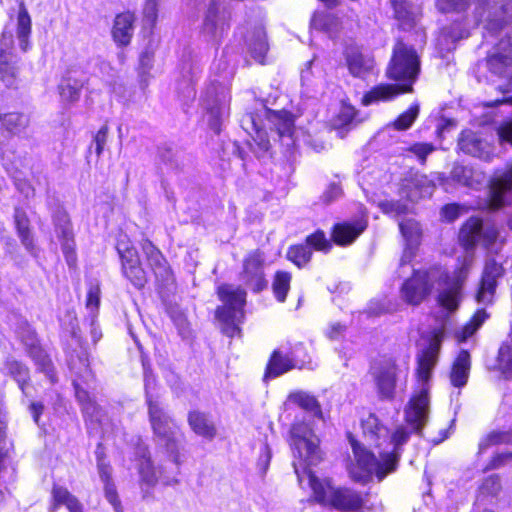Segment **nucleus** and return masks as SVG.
<instances>
[{
  "label": "nucleus",
  "instance_id": "nucleus-1",
  "mask_svg": "<svg viewBox=\"0 0 512 512\" xmlns=\"http://www.w3.org/2000/svg\"><path fill=\"white\" fill-rule=\"evenodd\" d=\"M440 343V335L436 334L429 346L418 357L417 376L422 382V387L418 393L412 396L405 408V420L410 429L399 426L394 433L390 434L374 414H369L362 420L363 433L370 444H374L378 448L384 446L379 451V457L362 448L358 443L352 442L358 465L366 473L375 474L379 481L396 470L402 446L407 443L412 432H420L428 421L430 399L426 383L436 365Z\"/></svg>",
  "mask_w": 512,
  "mask_h": 512
},
{
  "label": "nucleus",
  "instance_id": "nucleus-2",
  "mask_svg": "<svg viewBox=\"0 0 512 512\" xmlns=\"http://www.w3.org/2000/svg\"><path fill=\"white\" fill-rule=\"evenodd\" d=\"M291 446L295 457L299 458V463L293 462V467L298 478H300V468L307 474L309 485L318 502L330 504L336 509L356 512L362 508L363 500L361 496L350 489L335 488L328 480L320 481L309 469L321 460V453L318 447L319 439L313 433L311 428L305 423H296L291 428Z\"/></svg>",
  "mask_w": 512,
  "mask_h": 512
},
{
  "label": "nucleus",
  "instance_id": "nucleus-3",
  "mask_svg": "<svg viewBox=\"0 0 512 512\" xmlns=\"http://www.w3.org/2000/svg\"><path fill=\"white\" fill-rule=\"evenodd\" d=\"M419 72L420 60L415 49L403 41H398L393 48L386 75L389 79L402 82V84L377 85L363 95L361 103L364 106H369L380 101H390L402 93L412 92V85Z\"/></svg>",
  "mask_w": 512,
  "mask_h": 512
},
{
  "label": "nucleus",
  "instance_id": "nucleus-4",
  "mask_svg": "<svg viewBox=\"0 0 512 512\" xmlns=\"http://www.w3.org/2000/svg\"><path fill=\"white\" fill-rule=\"evenodd\" d=\"M148 419L153 432V439L158 449L165 452L179 470L183 463L182 451L185 437L179 426L160 404L147 408Z\"/></svg>",
  "mask_w": 512,
  "mask_h": 512
},
{
  "label": "nucleus",
  "instance_id": "nucleus-5",
  "mask_svg": "<svg viewBox=\"0 0 512 512\" xmlns=\"http://www.w3.org/2000/svg\"><path fill=\"white\" fill-rule=\"evenodd\" d=\"M475 6L476 23H485V28L496 32L506 23L504 14L508 0H437V8L444 13L464 11L470 3Z\"/></svg>",
  "mask_w": 512,
  "mask_h": 512
},
{
  "label": "nucleus",
  "instance_id": "nucleus-6",
  "mask_svg": "<svg viewBox=\"0 0 512 512\" xmlns=\"http://www.w3.org/2000/svg\"><path fill=\"white\" fill-rule=\"evenodd\" d=\"M217 294L223 305L216 309V317L222 323V331L228 337L240 333L239 325L244 319L246 292L241 287L223 284L218 287Z\"/></svg>",
  "mask_w": 512,
  "mask_h": 512
},
{
  "label": "nucleus",
  "instance_id": "nucleus-7",
  "mask_svg": "<svg viewBox=\"0 0 512 512\" xmlns=\"http://www.w3.org/2000/svg\"><path fill=\"white\" fill-rule=\"evenodd\" d=\"M444 275L439 266L427 271H417L401 287L402 299L410 305H419L431 292L437 278Z\"/></svg>",
  "mask_w": 512,
  "mask_h": 512
},
{
  "label": "nucleus",
  "instance_id": "nucleus-8",
  "mask_svg": "<svg viewBox=\"0 0 512 512\" xmlns=\"http://www.w3.org/2000/svg\"><path fill=\"white\" fill-rule=\"evenodd\" d=\"M230 93L221 84L213 83L204 94V107L207 111L209 127L219 133L224 119L228 116Z\"/></svg>",
  "mask_w": 512,
  "mask_h": 512
},
{
  "label": "nucleus",
  "instance_id": "nucleus-9",
  "mask_svg": "<svg viewBox=\"0 0 512 512\" xmlns=\"http://www.w3.org/2000/svg\"><path fill=\"white\" fill-rule=\"evenodd\" d=\"M442 271L444 275L437 278V282L444 285L438 295V302L445 309L454 311L458 308L461 300V290L469 274V265L463 263L454 271L453 276H449L443 269Z\"/></svg>",
  "mask_w": 512,
  "mask_h": 512
},
{
  "label": "nucleus",
  "instance_id": "nucleus-10",
  "mask_svg": "<svg viewBox=\"0 0 512 512\" xmlns=\"http://www.w3.org/2000/svg\"><path fill=\"white\" fill-rule=\"evenodd\" d=\"M498 237V230L494 225H484L479 218H470L462 226L459 233V240L466 248H473L476 244L489 246Z\"/></svg>",
  "mask_w": 512,
  "mask_h": 512
},
{
  "label": "nucleus",
  "instance_id": "nucleus-11",
  "mask_svg": "<svg viewBox=\"0 0 512 512\" xmlns=\"http://www.w3.org/2000/svg\"><path fill=\"white\" fill-rule=\"evenodd\" d=\"M264 263V254L258 249L250 251L243 260L240 280L247 288L256 293L267 287Z\"/></svg>",
  "mask_w": 512,
  "mask_h": 512
},
{
  "label": "nucleus",
  "instance_id": "nucleus-12",
  "mask_svg": "<svg viewBox=\"0 0 512 512\" xmlns=\"http://www.w3.org/2000/svg\"><path fill=\"white\" fill-rule=\"evenodd\" d=\"M137 454L141 457L138 465V472L140 476L141 489L144 493L143 498L150 493V489L156 486L159 478L162 479L164 485L171 486L178 484L179 481L176 477L164 476L160 467L158 471L156 470L153 465L150 452L146 446L139 447Z\"/></svg>",
  "mask_w": 512,
  "mask_h": 512
},
{
  "label": "nucleus",
  "instance_id": "nucleus-13",
  "mask_svg": "<svg viewBox=\"0 0 512 512\" xmlns=\"http://www.w3.org/2000/svg\"><path fill=\"white\" fill-rule=\"evenodd\" d=\"M512 203V163L490 180L488 205L496 210Z\"/></svg>",
  "mask_w": 512,
  "mask_h": 512
},
{
  "label": "nucleus",
  "instance_id": "nucleus-14",
  "mask_svg": "<svg viewBox=\"0 0 512 512\" xmlns=\"http://www.w3.org/2000/svg\"><path fill=\"white\" fill-rule=\"evenodd\" d=\"M87 82L88 76L85 67L78 64L70 65L58 85L61 100L71 104L77 102Z\"/></svg>",
  "mask_w": 512,
  "mask_h": 512
},
{
  "label": "nucleus",
  "instance_id": "nucleus-15",
  "mask_svg": "<svg viewBox=\"0 0 512 512\" xmlns=\"http://www.w3.org/2000/svg\"><path fill=\"white\" fill-rule=\"evenodd\" d=\"M331 247L324 232L317 231L306 238V242L290 247L287 251V258L298 267L305 266L311 259L312 248L321 251H328Z\"/></svg>",
  "mask_w": 512,
  "mask_h": 512
},
{
  "label": "nucleus",
  "instance_id": "nucleus-16",
  "mask_svg": "<svg viewBox=\"0 0 512 512\" xmlns=\"http://www.w3.org/2000/svg\"><path fill=\"white\" fill-rule=\"evenodd\" d=\"M504 269L495 259L488 258L485 262L481 281L475 299L480 304H490L493 301L497 287V279L502 277Z\"/></svg>",
  "mask_w": 512,
  "mask_h": 512
},
{
  "label": "nucleus",
  "instance_id": "nucleus-17",
  "mask_svg": "<svg viewBox=\"0 0 512 512\" xmlns=\"http://www.w3.org/2000/svg\"><path fill=\"white\" fill-rule=\"evenodd\" d=\"M459 149L467 155L490 162L496 155V148L477 133L466 130L458 139Z\"/></svg>",
  "mask_w": 512,
  "mask_h": 512
},
{
  "label": "nucleus",
  "instance_id": "nucleus-18",
  "mask_svg": "<svg viewBox=\"0 0 512 512\" xmlns=\"http://www.w3.org/2000/svg\"><path fill=\"white\" fill-rule=\"evenodd\" d=\"M141 247L157 281L162 285H168L172 282V270L161 251L148 239L143 240Z\"/></svg>",
  "mask_w": 512,
  "mask_h": 512
},
{
  "label": "nucleus",
  "instance_id": "nucleus-19",
  "mask_svg": "<svg viewBox=\"0 0 512 512\" xmlns=\"http://www.w3.org/2000/svg\"><path fill=\"white\" fill-rule=\"evenodd\" d=\"M227 21L222 0H211L203 22V33L211 39L222 35Z\"/></svg>",
  "mask_w": 512,
  "mask_h": 512
},
{
  "label": "nucleus",
  "instance_id": "nucleus-20",
  "mask_svg": "<svg viewBox=\"0 0 512 512\" xmlns=\"http://www.w3.org/2000/svg\"><path fill=\"white\" fill-rule=\"evenodd\" d=\"M399 228L406 241V246L400 259V265L402 266L410 263L414 257L416 249L420 244L422 230L420 224L414 219L399 221Z\"/></svg>",
  "mask_w": 512,
  "mask_h": 512
},
{
  "label": "nucleus",
  "instance_id": "nucleus-21",
  "mask_svg": "<svg viewBox=\"0 0 512 512\" xmlns=\"http://www.w3.org/2000/svg\"><path fill=\"white\" fill-rule=\"evenodd\" d=\"M96 458L98 473L104 483L105 498L113 506L115 512H124L116 487L111 479L112 468L110 464L106 462L103 452L100 451V447H98L96 451Z\"/></svg>",
  "mask_w": 512,
  "mask_h": 512
},
{
  "label": "nucleus",
  "instance_id": "nucleus-22",
  "mask_svg": "<svg viewBox=\"0 0 512 512\" xmlns=\"http://www.w3.org/2000/svg\"><path fill=\"white\" fill-rule=\"evenodd\" d=\"M267 119L271 124V130L275 131L278 137L286 146L293 144L294 116L287 111H267Z\"/></svg>",
  "mask_w": 512,
  "mask_h": 512
},
{
  "label": "nucleus",
  "instance_id": "nucleus-23",
  "mask_svg": "<svg viewBox=\"0 0 512 512\" xmlns=\"http://www.w3.org/2000/svg\"><path fill=\"white\" fill-rule=\"evenodd\" d=\"M136 17L131 12H123L115 16L111 34L118 46L130 44L134 34Z\"/></svg>",
  "mask_w": 512,
  "mask_h": 512
},
{
  "label": "nucleus",
  "instance_id": "nucleus-24",
  "mask_svg": "<svg viewBox=\"0 0 512 512\" xmlns=\"http://www.w3.org/2000/svg\"><path fill=\"white\" fill-rule=\"evenodd\" d=\"M499 49H503V52L494 53L488 58V68L492 73L506 77L512 83V49L509 40L501 41Z\"/></svg>",
  "mask_w": 512,
  "mask_h": 512
},
{
  "label": "nucleus",
  "instance_id": "nucleus-25",
  "mask_svg": "<svg viewBox=\"0 0 512 512\" xmlns=\"http://www.w3.org/2000/svg\"><path fill=\"white\" fill-rule=\"evenodd\" d=\"M347 67L354 77L365 78L374 68V58L357 48H350L346 52Z\"/></svg>",
  "mask_w": 512,
  "mask_h": 512
},
{
  "label": "nucleus",
  "instance_id": "nucleus-26",
  "mask_svg": "<svg viewBox=\"0 0 512 512\" xmlns=\"http://www.w3.org/2000/svg\"><path fill=\"white\" fill-rule=\"evenodd\" d=\"M396 370L394 363L386 362L374 373L378 393L382 399H392L394 397Z\"/></svg>",
  "mask_w": 512,
  "mask_h": 512
},
{
  "label": "nucleus",
  "instance_id": "nucleus-27",
  "mask_svg": "<svg viewBox=\"0 0 512 512\" xmlns=\"http://www.w3.org/2000/svg\"><path fill=\"white\" fill-rule=\"evenodd\" d=\"M403 186L406 190L407 197L411 201H417L420 198L431 196L434 191L435 183L426 175L414 173L405 178Z\"/></svg>",
  "mask_w": 512,
  "mask_h": 512
},
{
  "label": "nucleus",
  "instance_id": "nucleus-28",
  "mask_svg": "<svg viewBox=\"0 0 512 512\" xmlns=\"http://www.w3.org/2000/svg\"><path fill=\"white\" fill-rule=\"evenodd\" d=\"M57 237L62 239V251L65 255L67 264L72 267L76 263L74 252V240L72 230L65 214H59L55 218Z\"/></svg>",
  "mask_w": 512,
  "mask_h": 512
},
{
  "label": "nucleus",
  "instance_id": "nucleus-29",
  "mask_svg": "<svg viewBox=\"0 0 512 512\" xmlns=\"http://www.w3.org/2000/svg\"><path fill=\"white\" fill-rule=\"evenodd\" d=\"M471 367L470 354L467 350H461L455 359L451 373L450 381L454 387L461 388L466 385Z\"/></svg>",
  "mask_w": 512,
  "mask_h": 512
},
{
  "label": "nucleus",
  "instance_id": "nucleus-30",
  "mask_svg": "<svg viewBox=\"0 0 512 512\" xmlns=\"http://www.w3.org/2000/svg\"><path fill=\"white\" fill-rule=\"evenodd\" d=\"M32 21L25 6L24 1L19 2V11L17 16V29L16 36L19 42L20 49L23 52L28 51L30 47L29 38L31 35Z\"/></svg>",
  "mask_w": 512,
  "mask_h": 512
},
{
  "label": "nucleus",
  "instance_id": "nucleus-31",
  "mask_svg": "<svg viewBox=\"0 0 512 512\" xmlns=\"http://www.w3.org/2000/svg\"><path fill=\"white\" fill-rule=\"evenodd\" d=\"M14 221L17 230L18 237L21 240L22 245L32 255L36 254V246L34 239L30 231V221L25 211L16 208L14 213Z\"/></svg>",
  "mask_w": 512,
  "mask_h": 512
},
{
  "label": "nucleus",
  "instance_id": "nucleus-32",
  "mask_svg": "<svg viewBox=\"0 0 512 512\" xmlns=\"http://www.w3.org/2000/svg\"><path fill=\"white\" fill-rule=\"evenodd\" d=\"M365 224L361 221L351 223H340L335 225L332 237L337 244H351L364 230Z\"/></svg>",
  "mask_w": 512,
  "mask_h": 512
},
{
  "label": "nucleus",
  "instance_id": "nucleus-33",
  "mask_svg": "<svg viewBox=\"0 0 512 512\" xmlns=\"http://www.w3.org/2000/svg\"><path fill=\"white\" fill-rule=\"evenodd\" d=\"M451 176L458 183L473 189H477L485 182V176L482 172L463 165H455L451 171Z\"/></svg>",
  "mask_w": 512,
  "mask_h": 512
},
{
  "label": "nucleus",
  "instance_id": "nucleus-34",
  "mask_svg": "<svg viewBox=\"0 0 512 512\" xmlns=\"http://www.w3.org/2000/svg\"><path fill=\"white\" fill-rule=\"evenodd\" d=\"M19 67L14 57L5 52L3 49L0 50V80L8 88H14L17 84V76Z\"/></svg>",
  "mask_w": 512,
  "mask_h": 512
},
{
  "label": "nucleus",
  "instance_id": "nucleus-35",
  "mask_svg": "<svg viewBox=\"0 0 512 512\" xmlns=\"http://www.w3.org/2000/svg\"><path fill=\"white\" fill-rule=\"evenodd\" d=\"M188 423L191 429L199 436L212 439L216 435V428L205 413L199 411L189 412Z\"/></svg>",
  "mask_w": 512,
  "mask_h": 512
},
{
  "label": "nucleus",
  "instance_id": "nucleus-36",
  "mask_svg": "<svg viewBox=\"0 0 512 512\" xmlns=\"http://www.w3.org/2000/svg\"><path fill=\"white\" fill-rule=\"evenodd\" d=\"M75 396L81 405L82 412L85 417L91 421H100L102 416V410L95 400L89 395L88 391L80 387V385L74 382Z\"/></svg>",
  "mask_w": 512,
  "mask_h": 512
},
{
  "label": "nucleus",
  "instance_id": "nucleus-37",
  "mask_svg": "<svg viewBox=\"0 0 512 512\" xmlns=\"http://www.w3.org/2000/svg\"><path fill=\"white\" fill-rule=\"evenodd\" d=\"M0 123L9 134L19 135L29 126L30 118L22 112H9L0 114Z\"/></svg>",
  "mask_w": 512,
  "mask_h": 512
},
{
  "label": "nucleus",
  "instance_id": "nucleus-38",
  "mask_svg": "<svg viewBox=\"0 0 512 512\" xmlns=\"http://www.w3.org/2000/svg\"><path fill=\"white\" fill-rule=\"evenodd\" d=\"M248 49L251 56L260 64L264 63L268 51L266 33L263 28L257 27L248 39Z\"/></svg>",
  "mask_w": 512,
  "mask_h": 512
},
{
  "label": "nucleus",
  "instance_id": "nucleus-39",
  "mask_svg": "<svg viewBox=\"0 0 512 512\" xmlns=\"http://www.w3.org/2000/svg\"><path fill=\"white\" fill-rule=\"evenodd\" d=\"M5 370L8 375H10L18 384L22 393L28 397V383L30 380L29 370L28 368L14 359H8L5 362Z\"/></svg>",
  "mask_w": 512,
  "mask_h": 512
},
{
  "label": "nucleus",
  "instance_id": "nucleus-40",
  "mask_svg": "<svg viewBox=\"0 0 512 512\" xmlns=\"http://www.w3.org/2000/svg\"><path fill=\"white\" fill-rule=\"evenodd\" d=\"M144 370V391H145V403L147 408L163 404L161 395L157 389L156 378L153 375L151 369L143 363Z\"/></svg>",
  "mask_w": 512,
  "mask_h": 512
},
{
  "label": "nucleus",
  "instance_id": "nucleus-41",
  "mask_svg": "<svg viewBox=\"0 0 512 512\" xmlns=\"http://www.w3.org/2000/svg\"><path fill=\"white\" fill-rule=\"evenodd\" d=\"M292 359L274 351L267 365L265 378H275L294 368Z\"/></svg>",
  "mask_w": 512,
  "mask_h": 512
},
{
  "label": "nucleus",
  "instance_id": "nucleus-42",
  "mask_svg": "<svg viewBox=\"0 0 512 512\" xmlns=\"http://www.w3.org/2000/svg\"><path fill=\"white\" fill-rule=\"evenodd\" d=\"M394 16L403 30L412 28L415 24V13L412 6L405 0H392Z\"/></svg>",
  "mask_w": 512,
  "mask_h": 512
},
{
  "label": "nucleus",
  "instance_id": "nucleus-43",
  "mask_svg": "<svg viewBox=\"0 0 512 512\" xmlns=\"http://www.w3.org/2000/svg\"><path fill=\"white\" fill-rule=\"evenodd\" d=\"M489 315L485 309H478L472 318L456 332V338L459 342H465L472 337L477 330L483 325L488 319Z\"/></svg>",
  "mask_w": 512,
  "mask_h": 512
},
{
  "label": "nucleus",
  "instance_id": "nucleus-44",
  "mask_svg": "<svg viewBox=\"0 0 512 512\" xmlns=\"http://www.w3.org/2000/svg\"><path fill=\"white\" fill-rule=\"evenodd\" d=\"M31 345L30 353L38 369L44 373L52 383L56 382L55 368L49 356L41 348L33 344Z\"/></svg>",
  "mask_w": 512,
  "mask_h": 512
},
{
  "label": "nucleus",
  "instance_id": "nucleus-45",
  "mask_svg": "<svg viewBox=\"0 0 512 512\" xmlns=\"http://www.w3.org/2000/svg\"><path fill=\"white\" fill-rule=\"evenodd\" d=\"M497 367L505 379H512V341L502 344L499 348Z\"/></svg>",
  "mask_w": 512,
  "mask_h": 512
},
{
  "label": "nucleus",
  "instance_id": "nucleus-46",
  "mask_svg": "<svg viewBox=\"0 0 512 512\" xmlns=\"http://www.w3.org/2000/svg\"><path fill=\"white\" fill-rule=\"evenodd\" d=\"M288 399L290 402L296 404L303 410H306L315 416L321 415L320 405L316 398L312 395L300 391L290 394Z\"/></svg>",
  "mask_w": 512,
  "mask_h": 512
},
{
  "label": "nucleus",
  "instance_id": "nucleus-47",
  "mask_svg": "<svg viewBox=\"0 0 512 512\" xmlns=\"http://www.w3.org/2000/svg\"><path fill=\"white\" fill-rule=\"evenodd\" d=\"M116 249L122 262V268L125 267V264L134 265L140 262L137 250L131 246L126 236L118 240Z\"/></svg>",
  "mask_w": 512,
  "mask_h": 512
},
{
  "label": "nucleus",
  "instance_id": "nucleus-48",
  "mask_svg": "<svg viewBox=\"0 0 512 512\" xmlns=\"http://www.w3.org/2000/svg\"><path fill=\"white\" fill-rule=\"evenodd\" d=\"M290 281H291V275L288 272L278 271L275 274V277H274V280L272 283V289H273L275 298L279 302H284L286 300L287 293L290 289Z\"/></svg>",
  "mask_w": 512,
  "mask_h": 512
},
{
  "label": "nucleus",
  "instance_id": "nucleus-49",
  "mask_svg": "<svg viewBox=\"0 0 512 512\" xmlns=\"http://www.w3.org/2000/svg\"><path fill=\"white\" fill-rule=\"evenodd\" d=\"M469 36V30L463 26L462 23L454 22L449 27H445L442 31V39L447 42V49L450 50L451 44H455L456 41L467 38Z\"/></svg>",
  "mask_w": 512,
  "mask_h": 512
},
{
  "label": "nucleus",
  "instance_id": "nucleus-50",
  "mask_svg": "<svg viewBox=\"0 0 512 512\" xmlns=\"http://www.w3.org/2000/svg\"><path fill=\"white\" fill-rule=\"evenodd\" d=\"M337 26V18L327 12H315L311 19V27L317 30L332 32Z\"/></svg>",
  "mask_w": 512,
  "mask_h": 512
},
{
  "label": "nucleus",
  "instance_id": "nucleus-51",
  "mask_svg": "<svg viewBox=\"0 0 512 512\" xmlns=\"http://www.w3.org/2000/svg\"><path fill=\"white\" fill-rule=\"evenodd\" d=\"M124 276L137 288H142L147 279L144 269L141 267L140 262L134 265H127L122 268Z\"/></svg>",
  "mask_w": 512,
  "mask_h": 512
},
{
  "label": "nucleus",
  "instance_id": "nucleus-52",
  "mask_svg": "<svg viewBox=\"0 0 512 512\" xmlns=\"http://www.w3.org/2000/svg\"><path fill=\"white\" fill-rule=\"evenodd\" d=\"M419 115V105L413 104L407 111L403 112L393 122L396 130L404 131L409 129Z\"/></svg>",
  "mask_w": 512,
  "mask_h": 512
},
{
  "label": "nucleus",
  "instance_id": "nucleus-53",
  "mask_svg": "<svg viewBox=\"0 0 512 512\" xmlns=\"http://www.w3.org/2000/svg\"><path fill=\"white\" fill-rule=\"evenodd\" d=\"M100 304V286L97 282H91L89 284L87 299H86V308L90 311L89 315L96 314Z\"/></svg>",
  "mask_w": 512,
  "mask_h": 512
},
{
  "label": "nucleus",
  "instance_id": "nucleus-54",
  "mask_svg": "<svg viewBox=\"0 0 512 512\" xmlns=\"http://www.w3.org/2000/svg\"><path fill=\"white\" fill-rule=\"evenodd\" d=\"M435 150L436 147L432 143L425 142H417L407 148V151L413 153L422 165L426 163L428 155H430Z\"/></svg>",
  "mask_w": 512,
  "mask_h": 512
},
{
  "label": "nucleus",
  "instance_id": "nucleus-55",
  "mask_svg": "<svg viewBox=\"0 0 512 512\" xmlns=\"http://www.w3.org/2000/svg\"><path fill=\"white\" fill-rule=\"evenodd\" d=\"M52 497L54 500V505H65L66 507L72 503L75 499H77L74 495H72L65 487L54 485L52 489Z\"/></svg>",
  "mask_w": 512,
  "mask_h": 512
},
{
  "label": "nucleus",
  "instance_id": "nucleus-56",
  "mask_svg": "<svg viewBox=\"0 0 512 512\" xmlns=\"http://www.w3.org/2000/svg\"><path fill=\"white\" fill-rule=\"evenodd\" d=\"M500 490L501 481L498 475H491L487 477L481 485V491L484 494H488L491 496H496Z\"/></svg>",
  "mask_w": 512,
  "mask_h": 512
},
{
  "label": "nucleus",
  "instance_id": "nucleus-57",
  "mask_svg": "<svg viewBox=\"0 0 512 512\" xmlns=\"http://www.w3.org/2000/svg\"><path fill=\"white\" fill-rule=\"evenodd\" d=\"M380 206L384 213L391 214L395 217L407 213L406 205L400 203L399 201H386L381 203Z\"/></svg>",
  "mask_w": 512,
  "mask_h": 512
},
{
  "label": "nucleus",
  "instance_id": "nucleus-58",
  "mask_svg": "<svg viewBox=\"0 0 512 512\" xmlns=\"http://www.w3.org/2000/svg\"><path fill=\"white\" fill-rule=\"evenodd\" d=\"M108 133H109V128L105 124L98 130V132L94 136L93 143L95 145V152H96L97 156H100L104 150V147L106 145L107 138H108Z\"/></svg>",
  "mask_w": 512,
  "mask_h": 512
},
{
  "label": "nucleus",
  "instance_id": "nucleus-59",
  "mask_svg": "<svg viewBox=\"0 0 512 512\" xmlns=\"http://www.w3.org/2000/svg\"><path fill=\"white\" fill-rule=\"evenodd\" d=\"M512 461V452L498 453L489 462L487 469H499Z\"/></svg>",
  "mask_w": 512,
  "mask_h": 512
},
{
  "label": "nucleus",
  "instance_id": "nucleus-60",
  "mask_svg": "<svg viewBox=\"0 0 512 512\" xmlns=\"http://www.w3.org/2000/svg\"><path fill=\"white\" fill-rule=\"evenodd\" d=\"M241 126L250 135L253 132L259 133V130H261L260 124L256 121V118L253 114H246L243 116L241 120Z\"/></svg>",
  "mask_w": 512,
  "mask_h": 512
},
{
  "label": "nucleus",
  "instance_id": "nucleus-61",
  "mask_svg": "<svg viewBox=\"0 0 512 512\" xmlns=\"http://www.w3.org/2000/svg\"><path fill=\"white\" fill-rule=\"evenodd\" d=\"M497 135L501 143L512 145V121L502 123L497 129Z\"/></svg>",
  "mask_w": 512,
  "mask_h": 512
},
{
  "label": "nucleus",
  "instance_id": "nucleus-62",
  "mask_svg": "<svg viewBox=\"0 0 512 512\" xmlns=\"http://www.w3.org/2000/svg\"><path fill=\"white\" fill-rule=\"evenodd\" d=\"M486 436L488 437V441L493 445L509 443L512 441V435L507 432L492 431Z\"/></svg>",
  "mask_w": 512,
  "mask_h": 512
},
{
  "label": "nucleus",
  "instance_id": "nucleus-63",
  "mask_svg": "<svg viewBox=\"0 0 512 512\" xmlns=\"http://www.w3.org/2000/svg\"><path fill=\"white\" fill-rule=\"evenodd\" d=\"M341 194H342L341 187L336 183H332L329 185L327 190L324 192L323 200L326 203H331L334 200L338 199L341 196Z\"/></svg>",
  "mask_w": 512,
  "mask_h": 512
},
{
  "label": "nucleus",
  "instance_id": "nucleus-64",
  "mask_svg": "<svg viewBox=\"0 0 512 512\" xmlns=\"http://www.w3.org/2000/svg\"><path fill=\"white\" fill-rule=\"evenodd\" d=\"M271 457H272L271 449L267 443H264L262 446L261 455L259 456V459H258V465L264 471L268 468Z\"/></svg>",
  "mask_w": 512,
  "mask_h": 512
}]
</instances>
